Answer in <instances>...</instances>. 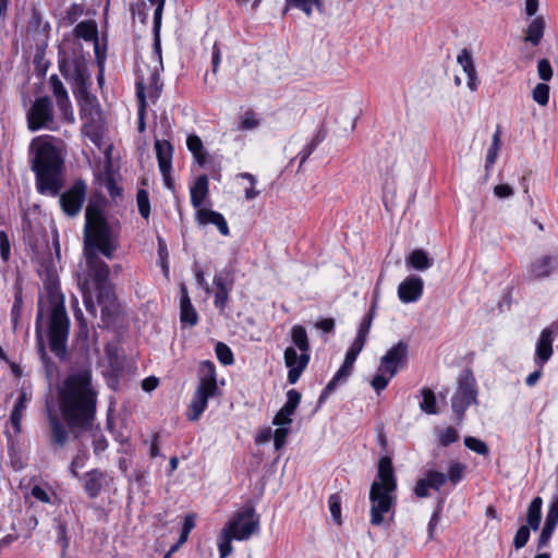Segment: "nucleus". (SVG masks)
Masks as SVG:
<instances>
[{
    "mask_svg": "<svg viewBox=\"0 0 558 558\" xmlns=\"http://www.w3.org/2000/svg\"><path fill=\"white\" fill-rule=\"evenodd\" d=\"M119 245L113 227L108 222L101 210L97 206L88 205L85 211L83 246L85 268L77 274V282L83 295L84 306L94 317L97 314L93 299L94 293L97 303L101 306L102 317L109 316L116 310V294L113 284L109 279L110 268L98 254L100 253L106 258L112 259Z\"/></svg>",
    "mask_w": 558,
    "mask_h": 558,
    "instance_id": "nucleus-1",
    "label": "nucleus"
},
{
    "mask_svg": "<svg viewBox=\"0 0 558 558\" xmlns=\"http://www.w3.org/2000/svg\"><path fill=\"white\" fill-rule=\"evenodd\" d=\"M31 169L35 173L36 189L41 195L59 196L60 206L69 217L81 211L87 195L84 180L77 179L63 193L64 160L60 150L49 142H43L34 149Z\"/></svg>",
    "mask_w": 558,
    "mask_h": 558,
    "instance_id": "nucleus-2",
    "label": "nucleus"
},
{
    "mask_svg": "<svg viewBox=\"0 0 558 558\" xmlns=\"http://www.w3.org/2000/svg\"><path fill=\"white\" fill-rule=\"evenodd\" d=\"M92 368L72 369L58 387L59 409L73 432L92 428L97 408V391L92 383Z\"/></svg>",
    "mask_w": 558,
    "mask_h": 558,
    "instance_id": "nucleus-3",
    "label": "nucleus"
},
{
    "mask_svg": "<svg viewBox=\"0 0 558 558\" xmlns=\"http://www.w3.org/2000/svg\"><path fill=\"white\" fill-rule=\"evenodd\" d=\"M377 475L379 482H374L369 490L371 523L376 526L383 524L384 514L391 509L393 498L390 494L397 488L392 461L388 456L379 459Z\"/></svg>",
    "mask_w": 558,
    "mask_h": 558,
    "instance_id": "nucleus-4",
    "label": "nucleus"
},
{
    "mask_svg": "<svg viewBox=\"0 0 558 558\" xmlns=\"http://www.w3.org/2000/svg\"><path fill=\"white\" fill-rule=\"evenodd\" d=\"M218 395L215 365L211 361H203L199 365V381L189 405L187 418L197 421L207 408L208 399Z\"/></svg>",
    "mask_w": 558,
    "mask_h": 558,
    "instance_id": "nucleus-5",
    "label": "nucleus"
},
{
    "mask_svg": "<svg viewBox=\"0 0 558 558\" xmlns=\"http://www.w3.org/2000/svg\"><path fill=\"white\" fill-rule=\"evenodd\" d=\"M70 319L63 304V299H52L49 318V347L50 351L60 360L68 356V337Z\"/></svg>",
    "mask_w": 558,
    "mask_h": 558,
    "instance_id": "nucleus-6",
    "label": "nucleus"
},
{
    "mask_svg": "<svg viewBox=\"0 0 558 558\" xmlns=\"http://www.w3.org/2000/svg\"><path fill=\"white\" fill-rule=\"evenodd\" d=\"M477 402L476 381L471 371H464L458 379V388L451 398V408L458 423L463 421L465 410Z\"/></svg>",
    "mask_w": 558,
    "mask_h": 558,
    "instance_id": "nucleus-7",
    "label": "nucleus"
},
{
    "mask_svg": "<svg viewBox=\"0 0 558 558\" xmlns=\"http://www.w3.org/2000/svg\"><path fill=\"white\" fill-rule=\"evenodd\" d=\"M27 128L32 132L40 129L56 130L53 106L48 96L35 99L26 112Z\"/></svg>",
    "mask_w": 558,
    "mask_h": 558,
    "instance_id": "nucleus-8",
    "label": "nucleus"
},
{
    "mask_svg": "<svg viewBox=\"0 0 558 558\" xmlns=\"http://www.w3.org/2000/svg\"><path fill=\"white\" fill-rule=\"evenodd\" d=\"M408 355V343L404 341H399L392 345L384 356L380 357L378 372L387 373L390 378L395 377L398 371L405 366Z\"/></svg>",
    "mask_w": 558,
    "mask_h": 558,
    "instance_id": "nucleus-9",
    "label": "nucleus"
},
{
    "mask_svg": "<svg viewBox=\"0 0 558 558\" xmlns=\"http://www.w3.org/2000/svg\"><path fill=\"white\" fill-rule=\"evenodd\" d=\"M229 522H235V526L231 532L234 539L238 541L250 538L259 527V519L255 518L253 508L236 513Z\"/></svg>",
    "mask_w": 558,
    "mask_h": 558,
    "instance_id": "nucleus-10",
    "label": "nucleus"
},
{
    "mask_svg": "<svg viewBox=\"0 0 558 558\" xmlns=\"http://www.w3.org/2000/svg\"><path fill=\"white\" fill-rule=\"evenodd\" d=\"M283 357L286 366L289 368L288 381L293 385L299 380L302 373L306 368L310 362V354L301 352L299 355L293 347H288L284 350Z\"/></svg>",
    "mask_w": 558,
    "mask_h": 558,
    "instance_id": "nucleus-11",
    "label": "nucleus"
},
{
    "mask_svg": "<svg viewBox=\"0 0 558 558\" xmlns=\"http://www.w3.org/2000/svg\"><path fill=\"white\" fill-rule=\"evenodd\" d=\"M558 333V326L551 324L542 330L539 338L536 343V363L543 367V365L553 355V341Z\"/></svg>",
    "mask_w": 558,
    "mask_h": 558,
    "instance_id": "nucleus-12",
    "label": "nucleus"
},
{
    "mask_svg": "<svg viewBox=\"0 0 558 558\" xmlns=\"http://www.w3.org/2000/svg\"><path fill=\"white\" fill-rule=\"evenodd\" d=\"M48 422L49 440L51 448L53 449V451L63 449L70 438V434L66 426L51 411L48 412Z\"/></svg>",
    "mask_w": 558,
    "mask_h": 558,
    "instance_id": "nucleus-13",
    "label": "nucleus"
},
{
    "mask_svg": "<svg viewBox=\"0 0 558 558\" xmlns=\"http://www.w3.org/2000/svg\"><path fill=\"white\" fill-rule=\"evenodd\" d=\"M63 70L66 77L74 82L76 93H85L87 90L90 75L84 61L74 59L72 62L63 65Z\"/></svg>",
    "mask_w": 558,
    "mask_h": 558,
    "instance_id": "nucleus-14",
    "label": "nucleus"
},
{
    "mask_svg": "<svg viewBox=\"0 0 558 558\" xmlns=\"http://www.w3.org/2000/svg\"><path fill=\"white\" fill-rule=\"evenodd\" d=\"M424 282L417 276L405 278L398 287V296L403 303L417 301L423 294Z\"/></svg>",
    "mask_w": 558,
    "mask_h": 558,
    "instance_id": "nucleus-15",
    "label": "nucleus"
},
{
    "mask_svg": "<svg viewBox=\"0 0 558 558\" xmlns=\"http://www.w3.org/2000/svg\"><path fill=\"white\" fill-rule=\"evenodd\" d=\"M196 220L199 225L210 223L216 226L223 236H228L230 234V230L225 217L218 211L207 208H199L196 213Z\"/></svg>",
    "mask_w": 558,
    "mask_h": 558,
    "instance_id": "nucleus-16",
    "label": "nucleus"
},
{
    "mask_svg": "<svg viewBox=\"0 0 558 558\" xmlns=\"http://www.w3.org/2000/svg\"><path fill=\"white\" fill-rule=\"evenodd\" d=\"M214 284L216 287L214 304L220 312H223L232 289V281H228L227 275L219 272L214 277Z\"/></svg>",
    "mask_w": 558,
    "mask_h": 558,
    "instance_id": "nucleus-17",
    "label": "nucleus"
},
{
    "mask_svg": "<svg viewBox=\"0 0 558 558\" xmlns=\"http://www.w3.org/2000/svg\"><path fill=\"white\" fill-rule=\"evenodd\" d=\"M180 319L182 325L189 327H193L198 323L197 312L192 305L187 290L184 286L181 288Z\"/></svg>",
    "mask_w": 558,
    "mask_h": 558,
    "instance_id": "nucleus-18",
    "label": "nucleus"
},
{
    "mask_svg": "<svg viewBox=\"0 0 558 558\" xmlns=\"http://www.w3.org/2000/svg\"><path fill=\"white\" fill-rule=\"evenodd\" d=\"M105 478V472L99 469H94L85 474L84 489L89 498L94 499L100 494Z\"/></svg>",
    "mask_w": 558,
    "mask_h": 558,
    "instance_id": "nucleus-19",
    "label": "nucleus"
},
{
    "mask_svg": "<svg viewBox=\"0 0 558 558\" xmlns=\"http://www.w3.org/2000/svg\"><path fill=\"white\" fill-rule=\"evenodd\" d=\"M556 257L544 255L536 258L530 266V276L534 279H542L548 277L555 269Z\"/></svg>",
    "mask_w": 558,
    "mask_h": 558,
    "instance_id": "nucleus-20",
    "label": "nucleus"
},
{
    "mask_svg": "<svg viewBox=\"0 0 558 558\" xmlns=\"http://www.w3.org/2000/svg\"><path fill=\"white\" fill-rule=\"evenodd\" d=\"M155 150L160 172H167L172 168L173 147L168 141H155Z\"/></svg>",
    "mask_w": 558,
    "mask_h": 558,
    "instance_id": "nucleus-21",
    "label": "nucleus"
},
{
    "mask_svg": "<svg viewBox=\"0 0 558 558\" xmlns=\"http://www.w3.org/2000/svg\"><path fill=\"white\" fill-rule=\"evenodd\" d=\"M209 191V183H208V177L206 174L199 175L194 184L191 186V203L193 207L201 208L203 205L205 198L208 195Z\"/></svg>",
    "mask_w": 558,
    "mask_h": 558,
    "instance_id": "nucleus-22",
    "label": "nucleus"
},
{
    "mask_svg": "<svg viewBox=\"0 0 558 558\" xmlns=\"http://www.w3.org/2000/svg\"><path fill=\"white\" fill-rule=\"evenodd\" d=\"M458 62L462 66L464 73L468 76L469 88L472 92L476 90L477 75L471 53L466 49H463L461 53L458 56Z\"/></svg>",
    "mask_w": 558,
    "mask_h": 558,
    "instance_id": "nucleus-23",
    "label": "nucleus"
},
{
    "mask_svg": "<svg viewBox=\"0 0 558 558\" xmlns=\"http://www.w3.org/2000/svg\"><path fill=\"white\" fill-rule=\"evenodd\" d=\"M41 319H43V311L39 310L38 314H37V318H36V337H37V344H38V354L40 356L43 364L45 365V367L47 369V373L50 374L51 372H53L56 369V365L50 360V357L48 356L47 351H46V345H45L44 337H43V328H41V324H40Z\"/></svg>",
    "mask_w": 558,
    "mask_h": 558,
    "instance_id": "nucleus-24",
    "label": "nucleus"
},
{
    "mask_svg": "<svg viewBox=\"0 0 558 558\" xmlns=\"http://www.w3.org/2000/svg\"><path fill=\"white\" fill-rule=\"evenodd\" d=\"M73 35L76 38H82L85 41H94L96 49L98 48V28L95 21L80 22L73 29Z\"/></svg>",
    "mask_w": 558,
    "mask_h": 558,
    "instance_id": "nucleus-25",
    "label": "nucleus"
},
{
    "mask_svg": "<svg viewBox=\"0 0 558 558\" xmlns=\"http://www.w3.org/2000/svg\"><path fill=\"white\" fill-rule=\"evenodd\" d=\"M78 104L81 107V116L94 120L95 116L98 114L97 99L88 90L85 93H76Z\"/></svg>",
    "mask_w": 558,
    "mask_h": 558,
    "instance_id": "nucleus-26",
    "label": "nucleus"
},
{
    "mask_svg": "<svg viewBox=\"0 0 558 558\" xmlns=\"http://www.w3.org/2000/svg\"><path fill=\"white\" fill-rule=\"evenodd\" d=\"M100 185L106 187L112 198L121 195V189L117 185L111 162H107L104 172L98 177Z\"/></svg>",
    "mask_w": 558,
    "mask_h": 558,
    "instance_id": "nucleus-27",
    "label": "nucleus"
},
{
    "mask_svg": "<svg viewBox=\"0 0 558 558\" xmlns=\"http://www.w3.org/2000/svg\"><path fill=\"white\" fill-rule=\"evenodd\" d=\"M235 522H228L227 525L222 529L219 536V556L220 558H227L232 553L231 542L234 539L231 530L234 529Z\"/></svg>",
    "mask_w": 558,
    "mask_h": 558,
    "instance_id": "nucleus-28",
    "label": "nucleus"
},
{
    "mask_svg": "<svg viewBox=\"0 0 558 558\" xmlns=\"http://www.w3.org/2000/svg\"><path fill=\"white\" fill-rule=\"evenodd\" d=\"M407 264L413 269L423 271L432 266V259L424 250L416 248L407 257Z\"/></svg>",
    "mask_w": 558,
    "mask_h": 558,
    "instance_id": "nucleus-29",
    "label": "nucleus"
},
{
    "mask_svg": "<svg viewBox=\"0 0 558 558\" xmlns=\"http://www.w3.org/2000/svg\"><path fill=\"white\" fill-rule=\"evenodd\" d=\"M545 21L542 16H537L532 20L526 29L525 40L534 46H537L544 35Z\"/></svg>",
    "mask_w": 558,
    "mask_h": 558,
    "instance_id": "nucleus-30",
    "label": "nucleus"
},
{
    "mask_svg": "<svg viewBox=\"0 0 558 558\" xmlns=\"http://www.w3.org/2000/svg\"><path fill=\"white\" fill-rule=\"evenodd\" d=\"M542 505L543 500L541 497H535L527 508L526 522L527 526L536 531L539 527L542 519Z\"/></svg>",
    "mask_w": 558,
    "mask_h": 558,
    "instance_id": "nucleus-31",
    "label": "nucleus"
},
{
    "mask_svg": "<svg viewBox=\"0 0 558 558\" xmlns=\"http://www.w3.org/2000/svg\"><path fill=\"white\" fill-rule=\"evenodd\" d=\"M186 145L189 150L192 153L195 161L199 166H204L206 163V150L204 149L203 142L199 136L192 134L187 136Z\"/></svg>",
    "mask_w": 558,
    "mask_h": 558,
    "instance_id": "nucleus-32",
    "label": "nucleus"
},
{
    "mask_svg": "<svg viewBox=\"0 0 558 558\" xmlns=\"http://www.w3.org/2000/svg\"><path fill=\"white\" fill-rule=\"evenodd\" d=\"M136 97L138 100V123L137 129L140 133H143L146 129L145 117H146V95H145V86L142 81L136 83Z\"/></svg>",
    "mask_w": 558,
    "mask_h": 558,
    "instance_id": "nucleus-33",
    "label": "nucleus"
},
{
    "mask_svg": "<svg viewBox=\"0 0 558 558\" xmlns=\"http://www.w3.org/2000/svg\"><path fill=\"white\" fill-rule=\"evenodd\" d=\"M291 338L293 344L303 353H308L310 341L307 338L306 329L301 325H295L291 329Z\"/></svg>",
    "mask_w": 558,
    "mask_h": 558,
    "instance_id": "nucleus-34",
    "label": "nucleus"
},
{
    "mask_svg": "<svg viewBox=\"0 0 558 558\" xmlns=\"http://www.w3.org/2000/svg\"><path fill=\"white\" fill-rule=\"evenodd\" d=\"M26 399H27L26 393L21 392L16 403L14 404V408H13L11 416H10V421H11L12 426L15 429V433L21 432V422H22L23 412L26 407L25 405Z\"/></svg>",
    "mask_w": 558,
    "mask_h": 558,
    "instance_id": "nucleus-35",
    "label": "nucleus"
},
{
    "mask_svg": "<svg viewBox=\"0 0 558 558\" xmlns=\"http://www.w3.org/2000/svg\"><path fill=\"white\" fill-rule=\"evenodd\" d=\"M423 400L420 403V408L423 412L427 414H436L437 405H436V397L432 389L424 388L422 389Z\"/></svg>",
    "mask_w": 558,
    "mask_h": 558,
    "instance_id": "nucleus-36",
    "label": "nucleus"
},
{
    "mask_svg": "<svg viewBox=\"0 0 558 558\" xmlns=\"http://www.w3.org/2000/svg\"><path fill=\"white\" fill-rule=\"evenodd\" d=\"M162 81L160 78V74L158 69H155L149 76L148 87H149V97L151 99H157L160 96L162 89Z\"/></svg>",
    "mask_w": 558,
    "mask_h": 558,
    "instance_id": "nucleus-37",
    "label": "nucleus"
},
{
    "mask_svg": "<svg viewBox=\"0 0 558 558\" xmlns=\"http://www.w3.org/2000/svg\"><path fill=\"white\" fill-rule=\"evenodd\" d=\"M218 361L223 365H231L234 362L231 349L223 342H218L215 348Z\"/></svg>",
    "mask_w": 558,
    "mask_h": 558,
    "instance_id": "nucleus-38",
    "label": "nucleus"
},
{
    "mask_svg": "<svg viewBox=\"0 0 558 558\" xmlns=\"http://www.w3.org/2000/svg\"><path fill=\"white\" fill-rule=\"evenodd\" d=\"M532 97L538 105L546 106L549 101V86L545 83H538L532 92Z\"/></svg>",
    "mask_w": 558,
    "mask_h": 558,
    "instance_id": "nucleus-39",
    "label": "nucleus"
},
{
    "mask_svg": "<svg viewBox=\"0 0 558 558\" xmlns=\"http://www.w3.org/2000/svg\"><path fill=\"white\" fill-rule=\"evenodd\" d=\"M464 446L481 456H487L489 452L488 447L484 441L472 436H466L464 438Z\"/></svg>",
    "mask_w": 558,
    "mask_h": 558,
    "instance_id": "nucleus-40",
    "label": "nucleus"
},
{
    "mask_svg": "<svg viewBox=\"0 0 558 558\" xmlns=\"http://www.w3.org/2000/svg\"><path fill=\"white\" fill-rule=\"evenodd\" d=\"M136 202L140 215L144 219H147L150 215V204L147 191L140 190L136 194Z\"/></svg>",
    "mask_w": 558,
    "mask_h": 558,
    "instance_id": "nucleus-41",
    "label": "nucleus"
},
{
    "mask_svg": "<svg viewBox=\"0 0 558 558\" xmlns=\"http://www.w3.org/2000/svg\"><path fill=\"white\" fill-rule=\"evenodd\" d=\"M376 303H377V295L374 296V301L372 303L369 313L367 315H365L364 318L362 319L357 335L367 338V335L369 332L372 322L374 318Z\"/></svg>",
    "mask_w": 558,
    "mask_h": 558,
    "instance_id": "nucleus-42",
    "label": "nucleus"
},
{
    "mask_svg": "<svg viewBox=\"0 0 558 558\" xmlns=\"http://www.w3.org/2000/svg\"><path fill=\"white\" fill-rule=\"evenodd\" d=\"M356 359H357V355L348 351L341 367L337 372L338 377H343L347 379L353 371V365H354Z\"/></svg>",
    "mask_w": 558,
    "mask_h": 558,
    "instance_id": "nucleus-43",
    "label": "nucleus"
},
{
    "mask_svg": "<svg viewBox=\"0 0 558 558\" xmlns=\"http://www.w3.org/2000/svg\"><path fill=\"white\" fill-rule=\"evenodd\" d=\"M458 439V432L452 426H448L438 434V440L442 447H448L449 445L456 442Z\"/></svg>",
    "mask_w": 558,
    "mask_h": 558,
    "instance_id": "nucleus-44",
    "label": "nucleus"
},
{
    "mask_svg": "<svg viewBox=\"0 0 558 558\" xmlns=\"http://www.w3.org/2000/svg\"><path fill=\"white\" fill-rule=\"evenodd\" d=\"M329 510L333 521L341 524V498L338 494H332L328 500Z\"/></svg>",
    "mask_w": 558,
    "mask_h": 558,
    "instance_id": "nucleus-45",
    "label": "nucleus"
},
{
    "mask_svg": "<svg viewBox=\"0 0 558 558\" xmlns=\"http://www.w3.org/2000/svg\"><path fill=\"white\" fill-rule=\"evenodd\" d=\"M57 543L60 544L63 553L68 549L70 544L66 523L61 520H57Z\"/></svg>",
    "mask_w": 558,
    "mask_h": 558,
    "instance_id": "nucleus-46",
    "label": "nucleus"
},
{
    "mask_svg": "<svg viewBox=\"0 0 558 558\" xmlns=\"http://www.w3.org/2000/svg\"><path fill=\"white\" fill-rule=\"evenodd\" d=\"M57 106H58L63 119L66 122H69V123L74 122V114H73V110H72V106H71V101H70L69 97H63L61 99H58Z\"/></svg>",
    "mask_w": 558,
    "mask_h": 558,
    "instance_id": "nucleus-47",
    "label": "nucleus"
},
{
    "mask_svg": "<svg viewBox=\"0 0 558 558\" xmlns=\"http://www.w3.org/2000/svg\"><path fill=\"white\" fill-rule=\"evenodd\" d=\"M345 378L338 377V374L336 373L335 376L331 378V380L326 385V387L323 389L319 399H318V407H320L327 398L330 396V393L337 388L338 384L341 381H344Z\"/></svg>",
    "mask_w": 558,
    "mask_h": 558,
    "instance_id": "nucleus-48",
    "label": "nucleus"
},
{
    "mask_svg": "<svg viewBox=\"0 0 558 558\" xmlns=\"http://www.w3.org/2000/svg\"><path fill=\"white\" fill-rule=\"evenodd\" d=\"M288 4L302 10L307 16L312 14L314 4L322 7L320 0H288Z\"/></svg>",
    "mask_w": 558,
    "mask_h": 558,
    "instance_id": "nucleus-49",
    "label": "nucleus"
},
{
    "mask_svg": "<svg viewBox=\"0 0 558 558\" xmlns=\"http://www.w3.org/2000/svg\"><path fill=\"white\" fill-rule=\"evenodd\" d=\"M545 524L556 527L558 524V495H556L550 505L546 514Z\"/></svg>",
    "mask_w": 558,
    "mask_h": 558,
    "instance_id": "nucleus-50",
    "label": "nucleus"
},
{
    "mask_svg": "<svg viewBox=\"0 0 558 558\" xmlns=\"http://www.w3.org/2000/svg\"><path fill=\"white\" fill-rule=\"evenodd\" d=\"M428 485L434 489H439L442 485H445L447 481L446 474L438 471H429L425 477Z\"/></svg>",
    "mask_w": 558,
    "mask_h": 558,
    "instance_id": "nucleus-51",
    "label": "nucleus"
},
{
    "mask_svg": "<svg viewBox=\"0 0 558 558\" xmlns=\"http://www.w3.org/2000/svg\"><path fill=\"white\" fill-rule=\"evenodd\" d=\"M49 83L52 89V93L56 97V100L61 99L63 97H69L68 92L65 87L63 86V83L58 77V75L53 74L49 78Z\"/></svg>",
    "mask_w": 558,
    "mask_h": 558,
    "instance_id": "nucleus-52",
    "label": "nucleus"
},
{
    "mask_svg": "<svg viewBox=\"0 0 558 558\" xmlns=\"http://www.w3.org/2000/svg\"><path fill=\"white\" fill-rule=\"evenodd\" d=\"M259 125L258 119L255 117L253 110H247L241 118L240 129L241 130H253Z\"/></svg>",
    "mask_w": 558,
    "mask_h": 558,
    "instance_id": "nucleus-53",
    "label": "nucleus"
},
{
    "mask_svg": "<svg viewBox=\"0 0 558 558\" xmlns=\"http://www.w3.org/2000/svg\"><path fill=\"white\" fill-rule=\"evenodd\" d=\"M530 529L527 525H522L517 531L513 538V546L515 549H520L526 545L530 538Z\"/></svg>",
    "mask_w": 558,
    "mask_h": 558,
    "instance_id": "nucleus-54",
    "label": "nucleus"
},
{
    "mask_svg": "<svg viewBox=\"0 0 558 558\" xmlns=\"http://www.w3.org/2000/svg\"><path fill=\"white\" fill-rule=\"evenodd\" d=\"M194 526H195V517H194V514H187L184 518L182 531H181V534H180V537H179V542H178L179 545H181V544L186 542V539L189 537V534L193 530Z\"/></svg>",
    "mask_w": 558,
    "mask_h": 558,
    "instance_id": "nucleus-55",
    "label": "nucleus"
},
{
    "mask_svg": "<svg viewBox=\"0 0 558 558\" xmlns=\"http://www.w3.org/2000/svg\"><path fill=\"white\" fill-rule=\"evenodd\" d=\"M0 256L3 262H8L11 257V244L5 231H0Z\"/></svg>",
    "mask_w": 558,
    "mask_h": 558,
    "instance_id": "nucleus-56",
    "label": "nucleus"
},
{
    "mask_svg": "<svg viewBox=\"0 0 558 558\" xmlns=\"http://www.w3.org/2000/svg\"><path fill=\"white\" fill-rule=\"evenodd\" d=\"M537 73L542 81L547 82L553 77V69L547 59H541L537 63Z\"/></svg>",
    "mask_w": 558,
    "mask_h": 558,
    "instance_id": "nucleus-57",
    "label": "nucleus"
},
{
    "mask_svg": "<svg viewBox=\"0 0 558 558\" xmlns=\"http://www.w3.org/2000/svg\"><path fill=\"white\" fill-rule=\"evenodd\" d=\"M301 401V393L295 389H290L287 392V402L283 407H286V411H294L299 407Z\"/></svg>",
    "mask_w": 558,
    "mask_h": 558,
    "instance_id": "nucleus-58",
    "label": "nucleus"
},
{
    "mask_svg": "<svg viewBox=\"0 0 558 558\" xmlns=\"http://www.w3.org/2000/svg\"><path fill=\"white\" fill-rule=\"evenodd\" d=\"M442 505H444V499H439V501L437 504V507H436V509H435V511L432 514V518L429 520V523H428V537H429V539H432L434 537L435 527H436V525L438 524V522L440 520V514H441V511H442Z\"/></svg>",
    "mask_w": 558,
    "mask_h": 558,
    "instance_id": "nucleus-59",
    "label": "nucleus"
},
{
    "mask_svg": "<svg viewBox=\"0 0 558 558\" xmlns=\"http://www.w3.org/2000/svg\"><path fill=\"white\" fill-rule=\"evenodd\" d=\"M465 470V465L462 463H452L448 471V478L452 484H457L461 481L463 476V472Z\"/></svg>",
    "mask_w": 558,
    "mask_h": 558,
    "instance_id": "nucleus-60",
    "label": "nucleus"
},
{
    "mask_svg": "<svg viewBox=\"0 0 558 558\" xmlns=\"http://www.w3.org/2000/svg\"><path fill=\"white\" fill-rule=\"evenodd\" d=\"M294 411H286V407H282L279 412L275 415L272 424L277 426L290 425L292 423L291 415Z\"/></svg>",
    "mask_w": 558,
    "mask_h": 558,
    "instance_id": "nucleus-61",
    "label": "nucleus"
},
{
    "mask_svg": "<svg viewBox=\"0 0 558 558\" xmlns=\"http://www.w3.org/2000/svg\"><path fill=\"white\" fill-rule=\"evenodd\" d=\"M108 448V440L102 434H94L93 451L95 456H100Z\"/></svg>",
    "mask_w": 558,
    "mask_h": 558,
    "instance_id": "nucleus-62",
    "label": "nucleus"
},
{
    "mask_svg": "<svg viewBox=\"0 0 558 558\" xmlns=\"http://www.w3.org/2000/svg\"><path fill=\"white\" fill-rule=\"evenodd\" d=\"M289 433V428L284 426H280L277 428L272 436H274V445L277 450L281 449L283 445L286 444V439Z\"/></svg>",
    "mask_w": 558,
    "mask_h": 558,
    "instance_id": "nucleus-63",
    "label": "nucleus"
},
{
    "mask_svg": "<svg viewBox=\"0 0 558 558\" xmlns=\"http://www.w3.org/2000/svg\"><path fill=\"white\" fill-rule=\"evenodd\" d=\"M82 4L73 3L65 13V20L69 24H73L83 14Z\"/></svg>",
    "mask_w": 558,
    "mask_h": 558,
    "instance_id": "nucleus-64",
    "label": "nucleus"
}]
</instances>
